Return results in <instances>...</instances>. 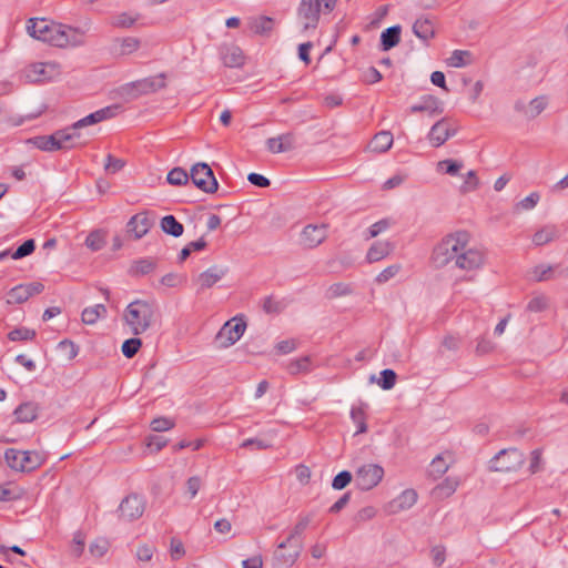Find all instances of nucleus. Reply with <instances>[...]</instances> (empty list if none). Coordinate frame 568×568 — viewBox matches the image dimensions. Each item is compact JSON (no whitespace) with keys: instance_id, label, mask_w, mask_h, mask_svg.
Returning a JSON list of instances; mask_svg holds the SVG:
<instances>
[{"instance_id":"nucleus-1","label":"nucleus","mask_w":568,"mask_h":568,"mask_svg":"<svg viewBox=\"0 0 568 568\" xmlns=\"http://www.w3.org/2000/svg\"><path fill=\"white\" fill-rule=\"evenodd\" d=\"M156 303L153 300H135L123 312V322L132 335L144 334L155 322Z\"/></svg>"},{"instance_id":"nucleus-2","label":"nucleus","mask_w":568,"mask_h":568,"mask_svg":"<svg viewBox=\"0 0 568 568\" xmlns=\"http://www.w3.org/2000/svg\"><path fill=\"white\" fill-rule=\"evenodd\" d=\"M470 241V235L465 231L450 233L444 236L433 248L430 262L434 267L442 268L456 262L464 246Z\"/></svg>"},{"instance_id":"nucleus-3","label":"nucleus","mask_w":568,"mask_h":568,"mask_svg":"<svg viewBox=\"0 0 568 568\" xmlns=\"http://www.w3.org/2000/svg\"><path fill=\"white\" fill-rule=\"evenodd\" d=\"M525 463V455L517 448L503 449L488 463V469L496 473L518 470Z\"/></svg>"},{"instance_id":"nucleus-4","label":"nucleus","mask_w":568,"mask_h":568,"mask_svg":"<svg viewBox=\"0 0 568 568\" xmlns=\"http://www.w3.org/2000/svg\"><path fill=\"white\" fill-rule=\"evenodd\" d=\"M61 27V23L31 18L28 21L27 31L32 38L57 47Z\"/></svg>"},{"instance_id":"nucleus-5","label":"nucleus","mask_w":568,"mask_h":568,"mask_svg":"<svg viewBox=\"0 0 568 568\" xmlns=\"http://www.w3.org/2000/svg\"><path fill=\"white\" fill-rule=\"evenodd\" d=\"M4 458L8 466L14 470L30 471L39 467L43 459L37 452L18 450L8 448L4 452Z\"/></svg>"},{"instance_id":"nucleus-6","label":"nucleus","mask_w":568,"mask_h":568,"mask_svg":"<svg viewBox=\"0 0 568 568\" xmlns=\"http://www.w3.org/2000/svg\"><path fill=\"white\" fill-rule=\"evenodd\" d=\"M190 179L197 189L205 193L212 194L217 191L219 183L207 163H195L190 170Z\"/></svg>"},{"instance_id":"nucleus-7","label":"nucleus","mask_w":568,"mask_h":568,"mask_svg":"<svg viewBox=\"0 0 568 568\" xmlns=\"http://www.w3.org/2000/svg\"><path fill=\"white\" fill-rule=\"evenodd\" d=\"M165 74L160 73L155 77L144 78L124 85L123 92L130 98H136L142 94L156 92L165 88Z\"/></svg>"},{"instance_id":"nucleus-8","label":"nucleus","mask_w":568,"mask_h":568,"mask_svg":"<svg viewBox=\"0 0 568 568\" xmlns=\"http://www.w3.org/2000/svg\"><path fill=\"white\" fill-rule=\"evenodd\" d=\"M322 12L328 13L320 1L302 0L297 9V17L303 26L302 30L306 32L310 29H316Z\"/></svg>"},{"instance_id":"nucleus-9","label":"nucleus","mask_w":568,"mask_h":568,"mask_svg":"<svg viewBox=\"0 0 568 568\" xmlns=\"http://www.w3.org/2000/svg\"><path fill=\"white\" fill-rule=\"evenodd\" d=\"M484 264V251L478 247L470 246L468 243L464 246V250L459 253L453 266L460 271L473 272L481 268Z\"/></svg>"},{"instance_id":"nucleus-10","label":"nucleus","mask_w":568,"mask_h":568,"mask_svg":"<svg viewBox=\"0 0 568 568\" xmlns=\"http://www.w3.org/2000/svg\"><path fill=\"white\" fill-rule=\"evenodd\" d=\"M246 323L242 318L234 317L227 321L216 334L220 347H230L243 336Z\"/></svg>"},{"instance_id":"nucleus-11","label":"nucleus","mask_w":568,"mask_h":568,"mask_svg":"<svg viewBox=\"0 0 568 568\" xmlns=\"http://www.w3.org/2000/svg\"><path fill=\"white\" fill-rule=\"evenodd\" d=\"M384 476V469L377 464L361 466L355 473V483L361 490H369L376 487Z\"/></svg>"},{"instance_id":"nucleus-12","label":"nucleus","mask_w":568,"mask_h":568,"mask_svg":"<svg viewBox=\"0 0 568 568\" xmlns=\"http://www.w3.org/2000/svg\"><path fill=\"white\" fill-rule=\"evenodd\" d=\"M458 131L457 124L448 118L437 121L429 130L427 139L432 146L439 148L447 140L455 136Z\"/></svg>"},{"instance_id":"nucleus-13","label":"nucleus","mask_w":568,"mask_h":568,"mask_svg":"<svg viewBox=\"0 0 568 568\" xmlns=\"http://www.w3.org/2000/svg\"><path fill=\"white\" fill-rule=\"evenodd\" d=\"M60 74L59 64L55 62H36L24 70V75L30 82H44Z\"/></svg>"},{"instance_id":"nucleus-14","label":"nucleus","mask_w":568,"mask_h":568,"mask_svg":"<svg viewBox=\"0 0 568 568\" xmlns=\"http://www.w3.org/2000/svg\"><path fill=\"white\" fill-rule=\"evenodd\" d=\"M145 509V501L138 494L128 495L120 504V517L124 520L132 521L140 518Z\"/></svg>"},{"instance_id":"nucleus-15","label":"nucleus","mask_w":568,"mask_h":568,"mask_svg":"<svg viewBox=\"0 0 568 568\" xmlns=\"http://www.w3.org/2000/svg\"><path fill=\"white\" fill-rule=\"evenodd\" d=\"M155 219L149 212H140L133 215L126 223V232L131 234L134 240H140L148 234L150 229L154 225Z\"/></svg>"},{"instance_id":"nucleus-16","label":"nucleus","mask_w":568,"mask_h":568,"mask_svg":"<svg viewBox=\"0 0 568 568\" xmlns=\"http://www.w3.org/2000/svg\"><path fill=\"white\" fill-rule=\"evenodd\" d=\"M44 286L40 282H32L28 284H19L12 287L7 295L8 304H21L27 302L31 296L40 294Z\"/></svg>"},{"instance_id":"nucleus-17","label":"nucleus","mask_w":568,"mask_h":568,"mask_svg":"<svg viewBox=\"0 0 568 568\" xmlns=\"http://www.w3.org/2000/svg\"><path fill=\"white\" fill-rule=\"evenodd\" d=\"M327 237L326 224H308L301 233V243L307 248H314L322 244Z\"/></svg>"},{"instance_id":"nucleus-18","label":"nucleus","mask_w":568,"mask_h":568,"mask_svg":"<svg viewBox=\"0 0 568 568\" xmlns=\"http://www.w3.org/2000/svg\"><path fill=\"white\" fill-rule=\"evenodd\" d=\"M54 135L58 144L60 145L59 150L72 149L87 143V140L83 139L80 130L73 129V124L65 129L55 131Z\"/></svg>"},{"instance_id":"nucleus-19","label":"nucleus","mask_w":568,"mask_h":568,"mask_svg":"<svg viewBox=\"0 0 568 568\" xmlns=\"http://www.w3.org/2000/svg\"><path fill=\"white\" fill-rule=\"evenodd\" d=\"M548 105V98L540 95L526 103L523 100H518L514 104V109L524 114L527 119L531 120L537 118Z\"/></svg>"},{"instance_id":"nucleus-20","label":"nucleus","mask_w":568,"mask_h":568,"mask_svg":"<svg viewBox=\"0 0 568 568\" xmlns=\"http://www.w3.org/2000/svg\"><path fill=\"white\" fill-rule=\"evenodd\" d=\"M288 550L281 549L274 552V562L276 567L288 568L295 564L303 550V542H291L287 545Z\"/></svg>"},{"instance_id":"nucleus-21","label":"nucleus","mask_w":568,"mask_h":568,"mask_svg":"<svg viewBox=\"0 0 568 568\" xmlns=\"http://www.w3.org/2000/svg\"><path fill=\"white\" fill-rule=\"evenodd\" d=\"M84 41L85 32L83 30L62 24L57 47H79L84 44Z\"/></svg>"},{"instance_id":"nucleus-22","label":"nucleus","mask_w":568,"mask_h":568,"mask_svg":"<svg viewBox=\"0 0 568 568\" xmlns=\"http://www.w3.org/2000/svg\"><path fill=\"white\" fill-rule=\"evenodd\" d=\"M220 57L227 68H241L245 62L243 51L236 44H223L220 47Z\"/></svg>"},{"instance_id":"nucleus-23","label":"nucleus","mask_w":568,"mask_h":568,"mask_svg":"<svg viewBox=\"0 0 568 568\" xmlns=\"http://www.w3.org/2000/svg\"><path fill=\"white\" fill-rule=\"evenodd\" d=\"M118 109L116 105L102 108L73 123V129L81 130L85 126L111 119L116 114Z\"/></svg>"},{"instance_id":"nucleus-24","label":"nucleus","mask_w":568,"mask_h":568,"mask_svg":"<svg viewBox=\"0 0 568 568\" xmlns=\"http://www.w3.org/2000/svg\"><path fill=\"white\" fill-rule=\"evenodd\" d=\"M226 272V268L214 265L200 273L195 280V283L199 285V291H204L215 285L224 277Z\"/></svg>"},{"instance_id":"nucleus-25","label":"nucleus","mask_w":568,"mask_h":568,"mask_svg":"<svg viewBox=\"0 0 568 568\" xmlns=\"http://www.w3.org/2000/svg\"><path fill=\"white\" fill-rule=\"evenodd\" d=\"M267 150L273 154L292 151L295 148V136L293 133H284L275 138H270L265 142Z\"/></svg>"},{"instance_id":"nucleus-26","label":"nucleus","mask_w":568,"mask_h":568,"mask_svg":"<svg viewBox=\"0 0 568 568\" xmlns=\"http://www.w3.org/2000/svg\"><path fill=\"white\" fill-rule=\"evenodd\" d=\"M416 501L417 493L414 489H406L388 504V510L392 514H397L412 508Z\"/></svg>"},{"instance_id":"nucleus-27","label":"nucleus","mask_w":568,"mask_h":568,"mask_svg":"<svg viewBox=\"0 0 568 568\" xmlns=\"http://www.w3.org/2000/svg\"><path fill=\"white\" fill-rule=\"evenodd\" d=\"M393 248L394 246L389 241H377L368 248L366 258L369 263L378 262L388 256Z\"/></svg>"},{"instance_id":"nucleus-28","label":"nucleus","mask_w":568,"mask_h":568,"mask_svg":"<svg viewBox=\"0 0 568 568\" xmlns=\"http://www.w3.org/2000/svg\"><path fill=\"white\" fill-rule=\"evenodd\" d=\"M440 101L434 95H426L420 103L410 106V112H429L430 114H439L443 112Z\"/></svg>"},{"instance_id":"nucleus-29","label":"nucleus","mask_w":568,"mask_h":568,"mask_svg":"<svg viewBox=\"0 0 568 568\" xmlns=\"http://www.w3.org/2000/svg\"><path fill=\"white\" fill-rule=\"evenodd\" d=\"M393 142V134L389 131H381L372 139L369 149L376 153H384L392 148Z\"/></svg>"},{"instance_id":"nucleus-30","label":"nucleus","mask_w":568,"mask_h":568,"mask_svg":"<svg viewBox=\"0 0 568 568\" xmlns=\"http://www.w3.org/2000/svg\"><path fill=\"white\" fill-rule=\"evenodd\" d=\"M311 523L310 516L302 517L297 524L294 526L288 537L278 544V548L286 549L287 545L291 542H302V535Z\"/></svg>"},{"instance_id":"nucleus-31","label":"nucleus","mask_w":568,"mask_h":568,"mask_svg":"<svg viewBox=\"0 0 568 568\" xmlns=\"http://www.w3.org/2000/svg\"><path fill=\"white\" fill-rule=\"evenodd\" d=\"M14 416L19 423H31L38 416V405L32 402L23 403L16 408Z\"/></svg>"},{"instance_id":"nucleus-32","label":"nucleus","mask_w":568,"mask_h":568,"mask_svg":"<svg viewBox=\"0 0 568 568\" xmlns=\"http://www.w3.org/2000/svg\"><path fill=\"white\" fill-rule=\"evenodd\" d=\"M400 39V27L393 26L385 29L381 34V45L383 51H388L396 47Z\"/></svg>"},{"instance_id":"nucleus-33","label":"nucleus","mask_w":568,"mask_h":568,"mask_svg":"<svg viewBox=\"0 0 568 568\" xmlns=\"http://www.w3.org/2000/svg\"><path fill=\"white\" fill-rule=\"evenodd\" d=\"M28 143L32 144L37 149L45 152L58 151L60 145L55 140L54 133L50 135H38L28 140Z\"/></svg>"},{"instance_id":"nucleus-34","label":"nucleus","mask_w":568,"mask_h":568,"mask_svg":"<svg viewBox=\"0 0 568 568\" xmlns=\"http://www.w3.org/2000/svg\"><path fill=\"white\" fill-rule=\"evenodd\" d=\"M558 237V230L555 225H545L532 235V243L542 246Z\"/></svg>"},{"instance_id":"nucleus-35","label":"nucleus","mask_w":568,"mask_h":568,"mask_svg":"<svg viewBox=\"0 0 568 568\" xmlns=\"http://www.w3.org/2000/svg\"><path fill=\"white\" fill-rule=\"evenodd\" d=\"M413 32L414 34L422 39V40H428L434 37V26L432 21L427 18H418L414 24H413Z\"/></svg>"},{"instance_id":"nucleus-36","label":"nucleus","mask_w":568,"mask_h":568,"mask_svg":"<svg viewBox=\"0 0 568 568\" xmlns=\"http://www.w3.org/2000/svg\"><path fill=\"white\" fill-rule=\"evenodd\" d=\"M105 315L106 307L103 304H95L93 306L85 307L82 311L81 320L87 325H93Z\"/></svg>"},{"instance_id":"nucleus-37","label":"nucleus","mask_w":568,"mask_h":568,"mask_svg":"<svg viewBox=\"0 0 568 568\" xmlns=\"http://www.w3.org/2000/svg\"><path fill=\"white\" fill-rule=\"evenodd\" d=\"M140 40L135 37H126L122 39H116L114 41V45L116 47V52L120 55H129L135 52L140 48Z\"/></svg>"},{"instance_id":"nucleus-38","label":"nucleus","mask_w":568,"mask_h":568,"mask_svg":"<svg viewBox=\"0 0 568 568\" xmlns=\"http://www.w3.org/2000/svg\"><path fill=\"white\" fill-rule=\"evenodd\" d=\"M161 230L174 237H179L184 232V226L173 216L166 215L161 220Z\"/></svg>"},{"instance_id":"nucleus-39","label":"nucleus","mask_w":568,"mask_h":568,"mask_svg":"<svg viewBox=\"0 0 568 568\" xmlns=\"http://www.w3.org/2000/svg\"><path fill=\"white\" fill-rule=\"evenodd\" d=\"M449 469V464L447 463L444 455H437L430 463L428 468V475L434 478H440L447 470Z\"/></svg>"},{"instance_id":"nucleus-40","label":"nucleus","mask_w":568,"mask_h":568,"mask_svg":"<svg viewBox=\"0 0 568 568\" xmlns=\"http://www.w3.org/2000/svg\"><path fill=\"white\" fill-rule=\"evenodd\" d=\"M140 19L139 13L121 12L112 17L111 24L115 28L129 29Z\"/></svg>"},{"instance_id":"nucleus-41","label":"nucleus","mask_w":568,"mask_h":568,"mask_svg":"<svg viewBox=\"0 0 568 568\" xmlns=\"http://www.w3.org/2000/svg\"><path fill=\"white\" fill-rule=\"evenodd\" d=\"M473 62V54L467 50H454L448 59V64L453 68H463Z\"/></svg>"},{"instance_id":"nucleus-42","label":"nucleus","mask_w":568,"mask_h":568,"mask_svg":"<svg viewBox=\"0 0 568 568\" xmlns=\"http://www.w3.org/2000/svg\"><path fill=\"white\" fill-rule=\"evenodd\" d=\"M156 267V262L151 258H141L135 261L131 268L130 273L132 275H146L153 272Z\"/></svg>"},{"instance_id":"nucleus-43","label":"nucleus","mask_w":568,"mask_h":568,"mask_svg":"<svg viewBox=\"0 0 568 568\" xmlns=\"http://www.w3.org/2000/svg\"><path fill=\"white\" fill-rule=\"evenodd\" d=\"M551 274H552V266L540 264V265H536L535 267H532L527 273V277H528V280L534 281V282H544V281L549 280L551 277Z\"/></svg>"},{"instance_id":"nucleus-44","label":"nucleus","mask_w":568,"mask_h":568,"mask_svg":"<svg viewBox=\"0 0 568 568\" xmlns=\"http://www.w3.org/2000/svg\"><path fill=\"white\" fill-rule=\"evenodd\" d=\"M312 369V362L310 356L293 359L287 365V372L292 375L307 373Z\"/></svg>"},{"instance_id":"nucleus-45","label":"nucleus","mask_w":568,"mask_h":568,"mask_svg":"<svg viewBox=\"0 0 568 568\" xmlns=\"http://www.w3.org/2000/svg\"><path fill=\"white\" fill-rule=\"evenodd\" d=\"M464 164L460 161L446 159L442 160L437 163L436 170L437 172L446 173L452 176H456L459 174Z\"/></svg>"},{"instance_id":"nucleus-46","label":"nucleus","mask_w":568,"mask_h":568,"mask_svg":"<svg viewBox=\"0 0 568 568\" xmlns=\"http://www.w3.org/2000/svg\"><path fill=\"white\" fill-rule=\"evenodd\" d=\"M272 29L273 19L270 17H258L251 22V30L256 34H268Z\"/></svg>"},{"instance_id":"nucleus-47","label":"nucleus","mask_w":568,"mask_h":568,"mask_svg":"<svg viewBox=\"0 0 568 568\" xmlns=\"http://www.w3.org/2000/svg\"><path fill=\"white\" fill-rule=\"evenodd\" d=\"M190 173L178 166L172 169L166 176V181L172 185H185L189 183Z\"/></svg>"},{"instance_id":"nucleus-48","label":"nucleus","mask_w":568,"mask_h":568,"mask_svg":"<svg viewBox=\"0 0 568 568\" xmlns=\"http://www.w3.org/2000/svg\"><path fill=\"white\" fill-rule=\"evenodd\" d=\"M351 418L354 424L357 426L356 434H362L367 430L366 422H365V412L362 406L352 407L351 409Z\"/></svg>"},{"instance_id":"nucleus-49","label":"nucleus","mask_w":568,"mask_h":568,"mask_svg":"<svg viewBox=\"0 0 568 568\" xmlns=\"http://www.w3.org/2000/svg\"><path fill=\"white\" fill-rule=\"evenodd\" d=\"M458 480L456 478H446L443 483L436 486L435 493L443 497H448L455 493L458 487Z\"/></svg>"},{"instance_id":"nucleus-50","label":"nucleus","mask_w":568,"mask_h":568,"mask_svg":"<svg viewBox=\"0 0 568 568\" xmlns=\"http://www.w3.org/2000/svg\"><path fill=\"white\" fill-rule=\"evenodd\" d=\"M479 187V179L477 178V174L475 171L470 170L465 175V181L460 185L459 191L463 194L474 192Z\"/></svg>"},{"instance_id":"nucleus-51","label":"nucleus","mask_w":568,"mask_h":568,"mask_svg":"<svg viewBox=\"0 0 568 568\" xmlns=\"http://www.w3.org/2000/svg\"><path fill=\"white\" fill-rule=\"evenodd\" d=\"M142 346V341L138 337H132L123 342L121 351L126 358H132Z\"/></svg>"},{"instance_id":"nucleus-52","label":"nucleus","mask_w":568,"mask_h":568,"mask_svg":"<svg viewBox=\"0 0 568 568\" xmlns=\"http://www.w3.org/2000/svg\"><path fill=\"white\" fill-rule=\"evenodd\" d=\"M539 200H540L539 193L532 192L515 205V211L516 212L530 211L538 204Z\"/></svg>"},{"instance_id":"nucleus-53","label":"nucleus","mask_w":568,"mask_h":568,"mask_svg":"<svg viewBox=\"0 0 568 568\" xmlns=\"http://www.w3.org/2000/svg\"><path fill=\"white\" fill-rule=\"evenodd\" d=\"M396 373L393 369L386 368L381 372V378L378 379V385L385 389H392L396 383Z\"/></svg>"},{"instance_id":"nucleus-54","label":"nucleus","mask_w":568,"mask_h":568,"mask_svg":"<svg viewBox=\"0 0 568 568\" xmlns=\"http://www.w3.org/2000/svg\"><path fill=\"white\" fill-rule=\"evenodd\" d=\"M548 307V298L544 294L535 295L527 304V311L529 312H542Z\"/></svg>"},{"instance_id":"nucleus-55","label":"nucleus","mask_w":568,"mask_h":568,"mask_svg":"<svg viewBox=\"0 0 568 568\" xmlns=\"http://www.w3.org/2000/svg\"><path fill=\"white\" fill-rule=\"evenodd\" d=\"M36 248V244L33 240L24 241L10 256L13 260H19L24 256L30 255Z\"/></svg>"},{"instance_id":"nucleus-56","label":"nucleus","mask_w":568,"mask_h":568,"mask_svg":"<svg viewBox=\"0 0 568 568\" xmlns=\"http://www.w3.org/2000/svg\"><path fill=\"white\" fill-rule=\"evenodd\" d=\"M352 293V288L348 284L345 283H335L329 286L327 291V295L329 298H336L345 295H349Z\"/></svg>"},{"instance_id":"nucleus-57","label":"nucleus","mask_w":568,"mask_h":568,"mask_svg":"<svg viewBox=\"0 0 568 568\" xmlns=\"http://www.w3.org/2000/svg\"><path fill=\"white\" fill-rule=\"evenodd\" d=\"M36 336L34 331L21 327L16 328L11 331L8 335L9 339L17 342V341H28L32 339Z\"/></svg>"},{"instance_id":"nucleus-58","label":"nucleus","mask_w":568,"mask_h":568,"mask_svg":"<svg viewBox=\"0 0 568 568\" xmlns=\"http://www.w3.org/2000/svg\"><path fill=\"white\" fill-rule=\"evenodd\" d=\"M352 481V474L347 470L338 473L333 481L332 487L336 490L344 489Z\"/></svg>"},{"instance_id":"nucleus-59","label":"nucleus","mask_w":568,"mask_h":568,"mask_svg":"<svg viewBox=\"0 0 568 568\" xmlns=\"http://www.w3.org/2000/svg\"><path fill=\"white\" fill-rule=\"evenodd\" d=\"M400 271V265L394 264L383 270L376 277V282L379 284L388 282Z\"/></svg>"},{"instance_id":"nucleus-60","label":"nucleus","mask_w":568,"mask_h":568,"mask_svg":"<svg viewBox=\"0 0 568 568\" xmlns=\"http://www.w3.org/2000/svg\"><path fill=\"white\" fill-rule=\"evenodd\" d=\"M185 277L178 273H168L161 278V284L166 287H176L184 283Z\"/></svg>"},{"instance_id":"nucleus-61","label":"nucleus","mask_w":568,"mask_h":568,"mask_svg":"<svg viewBox=\"0 0 568 568\" xmlns=\"http://www.w3.org/2000/svg\"><path fill=\"white\" fill-rule=\"evenodd\" d=\"M542 469V452L541 449H534L530 454L529 470L536 474Z\"/></svg>"},{"instance_id":"nucleus-62","label":"nucleus","mask_w":568,"mask_h":568,"mask_svg":"<svg viewBox=\"0 0 568 568\" xmlns=\"http://www.w3.org/2000/svg\"><path fill=\"white\" fill-rule=\"evenodd\" d=\"M173 426H174V423L171 419L165 418V417H158L151 422V428L154 432H159V433L170 430L171 428H173Z\"/></svg>"},{"instance_id":"nucleus-63","label":"nucleus","mask_w":568,"mask_h":568,"mask_svg":"<svg viewBox=\"0 0 568 568\" xmlns=\"http://www.w3.org/2000/svg\"><path fill=\"white\" fill-rule=\"evenodd\" d=\"M155 548L149 545L138 547L135 556L139 561L148 562L152 559Z\"/></svg>"},{"instance_id":"nucleus-64","label":"nucleus","mask_w":568,"mask_h":568,"mask_svg":"<svg viewBox=\"0 0 568 568\" xmlns=\"http://www.w3.org/2000/svg\"><path fill=\"white\" fill-rule=\"evenodd\" d=\"M185 554L182 541L178 538H172L170 544V555L173 560L182 558Z\"/></svg>"}]
</instances>
